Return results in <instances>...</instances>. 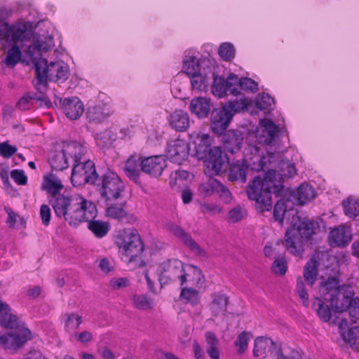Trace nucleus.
<instances>
[{
  "instance_id": "nucleus-1",
  "label": "nucleus",
  "mask_w": 359,
  "mask_h": 359,
  "mask_svg": "<svg viewBox=\"0 0 359 359\" xmlns=\"http://www.w3.org/2000/svg\"><path fill=\"white\" fill-rule=\"evenodd\" d=\"M297 174L293 163L288 160L278 162L277 170L269 169L263 177H255L246 187L248 198L255 201V208L259 212L270 211L273 206L272 194L278 195L283 188V178L292 177Z\"/></svg>"
},
{
  "instance_id": "nucleus-2",
  "label": "nucleus",
  "mask_w": 359,
  "mask_h": 359,
  "mask_svg": "<svg viewBox=\"0 0 359 359\" xmlns=\"http://www.w3.org/2000/svg\"><path fill=\"white\" fill-rule=\"evenodd\" d=\"M0 325L12 330L0 337V344L6 349L15 350L32 339L30 330L11 313L10 306L2 301H0Z\"/></svg>"
},
{
  "instance_id": "nucleus-3",
  "label": "nucleus",
  "mask_w": 359,
  "mask_h": 359,
  "mask_svg": "<svg viewBox=\"0 0 359 359\" xmlns=\"http://www.w3.org/2000/svg\"><path fill=\"white\" fill-rule=\"evenodd\" d=\"M212 140L208 134L198 135L194 140L196 156L204 161L212 174L219 175L227 170L229 156L220 147L212 146Z\"/></svg>"
},
{
  "instance_id": "nucleus-4",
  "label": "nucleus",
  "mask_w": 359,
  "mask_h": 359,
  "mask_svg": "<svg viewBox=\"0 0 359 359\" xmlns=\"http://www.w3.org/2000/svg\"><path fill=\"white\" fill-rule=\"evenodd\" d=\"M34 66L37 80L35 87L39 93L46 92L48 81L63 82L69 78L70 74L68 65L62 61L48 64L47 60L39 59L34 62Z\"/></svg>"
},
{
  "instance_id": "nucleus-5",
  "label": "nucleus",
  "mask_w": 359,
  "mask_h": 359,
  "mask_svg": "<svg viewBox=\"0 0 359 359\" xmlns=\"http://www.w3.org/2000/svg\"><path fill=\"white\" fill-rule=\"evenodd\" d=\"M314 233V222L308 218H303L288 228L285 233L284 242L287 250L296 257H302L304 243L309 241Z\"/></svg>"
},
{
  "instance_id": "nucleus-6",
  "label": "nucleus",
  "mask_w": 359,
  "mask_h": 359,
  "mask_svg": "<svg viewBox=\"0 0 359 359\" xmlns=\"http://www.w3.org/2000/svg\"><path fill=\"white\" fill-rule=\"evenodd\" d=\"M245 98L229 101L222 108L213 109L210 116V129L214 134L222 135L231 123L234 114L248 106Z\"/></svg>"
},
{
  "instance_id": "nucleus-7",
  "label": "nucleus",
  "mask_w": 359,
  "mask_h": 359,
  "mask_svg": "<svg viewBox=\"0 0 359 359\" xmlns=\"http://www.w3.org/2000/svg\"><path fill=\"white\" fill-rule=\"evenodd\" d=\"M95 185L99 187L101 197L105 201L121 200V204L125 203V185L117 173L113 170H104Z\"/></svg>"
},
{
  "instance_id": "nucleus-8",
  "label": "nucleus",
  "mask_w": 359,
  "mask_h": 359,
  "mask_svg": "<svg viewBox=\"0 0 359 359\" xmlns=\"http://www.w3.org/2000/svg\"><path fill=\"white\" fill-rule=\"evenodd\" d=\"M115 243L122 255L128 258V262L137 258L141 259L144 246L136 229H125L118 232L115 238Z\"/></svg>"
},
{
  "instance_id": "nucleus-9",
  "label": "nucleus",
  "mask_w": 359,
  "mask_h": 359,
  "mask_svg": "<svg viewBox=\"0 0 359 359\" xmlns=\"http://www.w3.org/2000/svg\"><path fill=\"white\" fill-rule=\"evenodd\" d=\"M184 269V264L177 259H169L162 262L157 269L161 287L178 279L180 280V285L183 286L188 276L182 274Z\"/></svg>"
},
{
  "instance_id": "nucleus-10",
  "label": "nucleus",
  "mask_w": 359,
  "mask_h": 359,
  "mask_svg": "<svg viewBox=\"0 0 359 359\" xmlns=\"http://www.w3.org/2000/svg\"><path fill=\"white\" fill-rule=\"evenodd\" d=\"M99 175L97 173L94 163L90 160L75 163L71 176L72 183L74 186H81L86 184H95L98 180Z\"/></svg>"
},
{
  "instance_id": "nucleus-11",
  "label": "nucleus",
  "mask_w": 359,
  "mask_h": 359,
  "mask_svg": "<svg viewBox=\"0 0 359 359\" xmlns=\"http://www.w3.org/2000/svg\"><path fill=\"white\" fill-rule=\"evenodd\" d=\"M48 203L52 206L55 215L60 218L63 217L71 226L74 217L75 203L69 195L61 194L51 198H48Z\"/></svg>"
},
{
  "instance_id": "nucleus-12",
  "label": "nucleus",
  "mask_w": 359,
  "mask_h": 359,
  "mask_svg": "<svg viewBox=\"0 0 359 359\" xmlns=\"http://www.w3.org/2000/svg\"><path fill=\"white\" fill-rule=\"evenodd\" d=\"M276 357L277 359H294L287 358L282 353L280 347H278L276 343L271 339L264 337H258L255 339L253 355L255 358L264 359L268 356V353Z\"/></svg>"
},
{
  "instance_id": "nucleus-13",
  "label": "nucleus",
  "mask_w": 359,
  "mask_h": 359,
  "mask_svg": "<svg viewBox=\"0 0 359 359\" xmlns=\"http://www.w3.org/2000/svg\"><path fill=\"white\" fill-rule=\"evenodd\" d=\"M97 214V210L95 204L83 198H81V201L75 203L74 210V217L72 225L77 226L81 223L88 222L95 219Z\"/></svg>"
},
{
  "instance_id": "nucleus-14",
  "label": "nucleus",
  "mask_w": 359,
  "mask_h": 359,
  "mask_svg": "<svg viewBox=\"0 0 359 359\" xmlns=\"http://www.w3.org/2000/svg\"><path fill=\"white\" fill-rule=\"evenodd\" d=\"M209 73L211 74V79H213L212 85V93L214 95L218 97H222L227 92L230 94L236 95L237 90L235 87L236 80V75L230 74L226 79L222 76H218L215 74L212 69H209Z\"/></svg>"
},
{
  "instance_id": "nucleus-15",
  "label": "nucleus",
  "mask_w": 359,
  "mask_h": 359,
  "mask_svg": "<svg viewBox=\"0 0 359 359\" xmlns=\"http://www.w3.org/2000/svg\"><path fill=\"white\" fill-rule=\"evenodd\" d=\"M259 126L260 130L257 135L258 142L266 145L274 144L280 135L279 126L267 118L261 119Z\"/></svg>"
},
{
  "instance_id": "nucleus-16",
  "label": "nucleus",
  "mask_w": 359,
  "mask_h": 359,
  "mask_svg": "<svg viewBox=\"0 0 359 359\" xmlns=\"http://www.w3.org/2000/svg\"><path fill=\"white\" fill-rule=\"evenodd\" d=\"M57 102L61 105L64 114L71 120L78 119L84 111L83 102L77 97H67L62 100L57 97L54 103L57 104Z\"/></svg>"
},
{
  "instance_id": "nucleus-17",
  "label": "nucleus",
  "mask_w": 359,
  "mask_h": 359,
  "mask_svg": "<svg viewBox=\"0 0 359 359\" xmlns=\"http://www.w3.org/2000/svg\"><path fill=\"white\" fill-rule=\"evenodd\" d=\"M142 172L153 177H158L163 170L167 167V163L163 156H153L144 158L140 161Z\"/></svg>"
},
{
  "instance_id": "nucleus-18",
  "label": "nucleus",
  "mask_w": 359,
  "mask_h": 359,
  "mask_svg": "<svg viewBox=\"0 0 359 359\" xmlns=\"http://www.w3.org/2000/svg\"><path fill=\"white\" fill-rule=\"evenodd\" d=\"M105 202L107 206L106 213L109 217L118 219L123 223L133 224L136 221V217L133 215L128 214L124 208L126 205V200L124 204H121V200Z\"/></svg>"
},
{
  "instance_id": "nucleus-19",
  "label": "nucleus",
  "mask_w": 359,
  "mask_h": 359,
  "mask_svg": "<svg viewBox=\"0 0 359 359\" xmlns=\"http://www.w3.org/2000/svg\"><path fill=\"white\" fill-rule=\"evenodd\" d=\"M189 151V144L186 141L180 139L172 141L166 149L168 158L174 163L179 165L187 159Z\"/></svg>"
},
{
  "instance_id": "nucleus-20",
  "label": "nucleus",
  "mask_w": 359,
  "mask_h": 359,
  "mask_svg": "<svg viewBox=\"0 0 359 359\" xmlns=\"http://www.w3.org/2000/svg\"><path fill=\"white\" fill-rule=\"evenodd\" d=\"M353 298V292L351 290L350 287L346 285H342L338 292L328 299L327 302H331V306L335 312L341 313L347 310Z\"/></svg>"
},
{
  "instance_id": "nucleus-21",
  "label": "nucleus",
  "mask_w": 359,
  "mask_h": 359,
  "mask_svg": "<svg viewBox=\"0 0 359 359\" xmlns=\"http://www.w3.org/2000/svg\"><path fill=\"white\" fill-rule=\"evenodd\" d=\"M249 166L246 159L237 160L231 163L229 161L228 180L231 182L245 183L247 180L246 175Z\"/></svg>"
},
{
  "instance_id": "nucleus-22",
  "label": "nucleus",
  "mask_w": 359,
  "mask_h": 359,
  "mask_svg": "<svg viewBox=\"0 0 359 359\" xmlns=\"http://www.w3.org/2000/svg\"><path fill=\"white\" fill-rule=\"evenodd\" d=\"M243 140V134L238 130H226L223 133L224 147L231 154L236 153L241 149Z\"/></svg>"
},
{
  "instance_id": "nucleus-23",
  "label": "nucleus",
  "mask_w": 359,
  "mask_h": 359,
  "mask_svg": "<svg viewBox=\"0 0 359 359\" xmlns=\"http://www.w3.org/2000/svg\"><path fill=\"white\" fill-rule=\"evenodd\" d=\"M113 113L110 107L105 104L89 107L86 115L90 123H100Z\"/></svg>"
},
{
  "instance_id": "nucleus-24",
  "label": "nucleus",
  "mask_w": 359,
  "mask_h": 359,
  "mask_svg": "<svg viewBox=\"0 0 359 359\" xmlns=\"http://www.w3.org/2000/svg\"><path fill=\"white\" fill-rule=\"evenodd\" d=\"M211 107L210 99L198 97L191 100L189 109L198 118H204L208 116Z\"/></svg>"
},
{
  "instance_id": "nucleus-25",
  "label": "nucleus",
  "mask_w": 359,
  "mask_h": 359,
  "mask_svg": "<svg viewBox=\"0 0 359 359\" xmlns=\"http://www.w3.org/2000/svg\"><path fill=\"white\" fill-rule=\"evenodd\" d=\"M171 232L180 238L186 245L195 252L198 255H204L205 253L201 246L187 233L182 228L177 225L170 226Z\"/></svg>"
},
{
  "instance_id": "nucleus-26",
  "label": "nucleus",
  "mask_w": 359,
  "mask_h": 359,
  "mask_svg": "<svg viewBox=\"0 0 359 359\" xmlns=\"http://www.w3.org/2000/svg\"><path fill=\"white\" fill-rule=\"evenodd\" d=\"M169 123L176 131L184 132L190 125L189 114L182 109H175L170 115Z\"/></svg>"
},
{
  "instance_id": "nucleus-27",
  "label": "nucleus",
  "mask_w": 359,
  "mask_h": 359,
  "mask_svg": "<svg viewBox=\"0 0 359 359\" xmlns=\"http://www.w3.org/2000/svg\"><path fill=\"white\" fill-rule=\"evenodd\" d=\"M341 286L337 277H328L326 280L321 282L319 291L323 299L327 301L338 292Z\"/></svg>"
},
{
  "instance_id": "nucleus-28",
  "label": "nucleus",
  "mask_w": 359,
  "mask_h": 359,
  "mask_svg": "<svg viewBox=\"0 0 359 359\" xmlns=\"http://www.w3.org/2000/svg\"><path fill=\"white\" fill-rule=\"evenodd\" d=\"M63 188L61 180L56 175L51 174L44 176L41 189L48 193V198L61 194L60 191Z\"/></svg>"
},
{
  "instance_id": "nucleus-29",
  "label": "nucleus",
  "mask_w": 359,
  "mask_h": 359,
  "mask_svg": "<svg viewBox=\"0 0 359 359\" xmlns=\"http://www.w3.org/2000/svg\"><path fill=\"white\" fill-rule=\"evenodd\" d=\"M187 269L184 268L182 274H187V278L184 281L185 284H189L192 287H198L202 285L204 276L200 268L194 265H187Z\"/></svg>"
},
{
  "instance_id": "nucleus-30",
  "label": "nucleus",
  "mask_w": 359,
  "mask_h": 359,
  "mask_svg": "<svg viewBox=\"0 0 359 359\" xmlns=\"http://www.w3.org/2000/svg\"><path fill=\"white\" fill-rule=\"evenodd\" d=\"M65 151L73 158L74 165L77 163L83 162L87 153V147L85 144L78 142H71L65 145Z\"/></svg>"
},
{
  "instance_id": "nucleus-31",
  "label": "nucleus",
  "mask_w": 359,
  "mask_h": 359,
  "mask_svg": "<svg viewBox=\"0 0 359 359\" xmlns=\"http://www.w3.org/2000/svg\"><path fill=\"white\" fill-rule=\"evenodd\" d=\"M209 69H211V68H203L201 72L191 77V84L194 89L199 91H206L211 80Z\"/></svg>"
},
{
  "instance_id": "nucleus-32",
  "label": "nucleus",
  "mask_w": 359,
  "mask_h": 359,
  "mask_svg": "<svg viewBox=\"0 0 359 359\" xmlns=\"http://www.w3.org/2000/svg\"><path fill=\"white\" fill-rule=\"evenodd\" d=\"M140 158L132 156L125 163V173L132 180L137 182L141 170Z\"/></svg>"
},
{
  "instance_id": "nucleus-33",
  "label": "nucleus",
  "mask_w": 359,
  "mask_h": 359,
  "mask_svg": "<svg viewBox=\"0 0 359 359\" xmlns=\"http://www.w3.org/2000/svg\"><path fill=\"white\" fill-rule=\"evenodd\" d=\"M294 198L300 205H304L315 197L313 187L308 184H302L293 191Z\"/></svg>"
},
{
  "instance_id": "nucleus-34",
  "label": "nucleus",
  "mask_w": 359,
  "mask_h": 359,
  "mask_svg": "<svg viewBox=\"0 0 359 359\" xmlns=\"http://www.w3.org/2000/svg\"><path fill=\"white\" fill-rule=\"evenodd\" d=\"M206 353L211 359H220L219 342L215 334L208 331L205 334Z\"/></svg>"
},
{
  "instance_id": "nucleus-35",
  "label": "nucleus",
  "mask_w": 359,
  "mask_h": 359,
  "mask_svg": "<svg viewBox=\"0 0 359 359\" xmlns=\"http://www.w3.org/2000/svg\"><path fill=\"white\" fill-rule=\"evenodd\" d=\"M229 299L226 294H215L212 297V300L210 304V308L214 316L225 315Z\"/></svg>"
},
{
  "instance_id": "nucleus-36",
  "label": "nucleus",
  "mask_w": 359,
  "mask_h": 359,
  "mask_svg": "<svg viewBox=\"0 0 359 359\" xmlns=\"http://www.w3.org/2000/svg\"><path fill=\"white\" fill-rule=\"evenodd\" d=\"M319 266V261L312 257L307 262L304 266V278L306 283L311 286H312L316 280Z\"/></svg>"
},
{
  "instance_id": "nucleus-37",
  "label": "nucleus",
  "mask_w": 359,
  "mask_h": 359,
  "mask_svg": "<svg viewBox=\"0 0 359 359\" xmlns=\"http://www.w3.org/2000/svg\"><path fill=\"white\" fill-rule=\"evenodd\" d=\"M67 152L65 151V145L61 151H56L50 159L53 169L62 170L69 166Z\"/></svg>"
},
{
  "instance_id": "nucleus-38",
  "label": "nucleus",
  "mask_w": 359,
  "mask_h": 359,
  "mask_svg": "<svg viewBox=\"0 0 359 359\" xmlns=\"http://www.w3.org/2000/svg\"><path fill=\"white\" fill-rule=\"evenodd\" d=\"M88 228L97 238L104 237L110 230V224L107 222L95 220L94 219L88 222Z\"/></svg>"
},
{
  "instance_id": "nucleus-39",
  "label": "nucleus",
  "mask_w": 359,
  "mask_h": 359,
  "mask_svg": "<svg viewBox=\"0 0 359 359\" xmlns=\"http://www.w3.org/2000/svg\"><path fill=\"white\" fill-rule=\"evenodd\" d=\"M312 306L321 320L323 322H329L330 320L332 318L331 309L321 299L316 297L312 303Z\"/></svg>"
},
{
  "instance_id": "nucleus-40",
  "label": "nucleus",
  "mask_w": 359,
  "mask_h": 359,
  "mask_svg": "<svg viewBox=\"0 0 359 359\" xmlns=\"http://www.w3.org/2000/svg\"><path fill=\"white\" fill-rule=\"evenodd\" d=\"M202 71L200 62L196 57H189L187 59L184 60L182 72L190 78Z\"/></svg>"
},
{
  "instance_id": "nucleus-41",
  "label": "nucleus",
  "mask_w": 359,
  "mask_h": 359,
  "mask_svg": "<svg viewBox=\"0 0 359 359\" xmlns=\"http://www.w3.org/2000/svg\"><path fill=\"white\" fill-rule=\"evenodd\" d=\"M235 87L237 90L236 95L240 94V90L255 93L258 90V84L254 80L248 77L238 78L236 75Z\"/></svg>"
},
{
  "instance_id": "nucleus-42",
  "label": "nucleus",
  "mask_w": 359,
  "mask_h": 359,
  "mask_svg": "<svg viewBox=\"0 0 359 359\" xmlns=\"http://www.w3.org/2000/svg\"><path fill=\"white\" fill-rule=\"evenodd\" d=\"M65 329L67 332L74 331L80 327L83 323L82 316L76 313H67L63 317Z\"/></svg>"
},
{
  "instance_id": "nucleus-43",
  "label": "nucleus",
  "mask_w": 359,
  "mask_h": 359,
  "mask_svg": "<svg viewBox=\"0 0 359 359\" xmlns=\"http://www.w3.org/2000/svg\"><path fill=\"white\" fill-rule=\"evenodd\" d=\"M180 298L184 300V303H189L193 306H196L200 302L198 291L191 287L182 286Z\"/></svg>"
},
{
  "instance_id": "nucleus-44",
  "label": "nucleus",
  "mask_w": 359,
  "mask_h": 359,
  "mask_svg": "<svg viewBox=\"0 0 359 359\" xmlns=\"http://www.w3.org/2000/svg\"><path fill=\"white\" fill-rule=\"evenodd\" d=\"M330 238L332 243L339 246H345L351 240V236L348 235L344 229L336 228L330 233Z\"/></svg>"
},
{
  "instance_id": "nucleus-45",
  "label": "nucleus",
  "mask_w": 359,
  "mask_h": 359,
  "mask_svg": "<svg viewBox=\"0 0 359 359\" xmlns=\"http://www.w3.org/2000/svg\"><path fill=\"white\" fill-rule=\"evenodd\" d=\"M255 105L258 109L269 112L273 110L275 102L269 94L262 93L257 96Z\"/></svg>"
},
{
  "instance_id": "nucleus-46",
  "label": "nucleus",
  "mask_w": 359,
  "mask_h": 359,
  "mask_svg": "<svg viewBox=\"0 0 359 359\" xmlns=\"http://www.w3.org/2000/svg\"><path fill=\"white\" fill-rule=\"evenodd\" d=\"M344 214L350 218L359 215V199L348 198L342 203Z\"/></svg>"
},
{
  "instance_id": "nucleus-47",
  "label": "nucleus",
  "mask_w": 359,
  "mask_h": 359,
  "mask_svg": "<svg viewBox=\"0 0 359 359\" xmlns=\"http://www.w3.org/2000/svg\"><path fill=\"white\" fill-rule=\"evenodd\" d=\"M342 337L353 349L359 351V326L349 328L346 333L342 334Z\"/></svg>"
},
{
  "instance_id": "nucleus-48",
  "label": "nucleus",
  "mask_w": 359,
  "mask_h": 359,
  "mask_svg": "<svg viewBox=\"0 0 359 359\" xmlns=\"http://www.w3.org/2000/svg\"><path fill=\"white\" fill-rule=\"evenodd\" d=\"M95 140L99 147H104L116 140V135L111 130H104L96 134Z\"/></svg>"
},
{
  "instance_id": "nucleus-49",
  "label": "nucleus",
  "mask_w": 359,
  "mask_h": 359,
  "mask_svg": "<svg viewBox=\"0 0 359 359\" xmlns=\"http://www.w3.org/2000/svg\"><path fill=\"white\" fill-rule=\"evenodd\" d=\"M218 180L210 179L208 181L201 183L198 189L199 194L203 197H209L216 192V187Z\"/></svg>"
},
{
  "instance_id": "nucleus-50",
  "label": "nucleus",
  "mask_w": 359,
  "mask_h": 359,
  "mask_svg": "<svg viewBox=\"0 0 359 359\" xmlns=\"http://www.w3.org/2000/svg\"><path fill=\"white\" fill-rule=\"evenodd\" d=\"M22 53L18 46H13L8 50L5 63L8 67H14L20 60Z\"/></svg>"
},
{
  "instance_id": "nucleus-51",
  "label": "nucleus",
  "mask_w": 359,
  "mask_h": 359,
  "mask_svg": "<svg viewBox=\"0 0 359 359\" xmlns=\"http://www.w3.org/2000/svg\"><path fill=\"white\" fill-rule=\"evenodd\" d=\"M135 306L140 310H148L153 307L152 299L145 294H138L133 297Z\"/></svg>"
},
{
  "instance_id": "nucleus-52",
  "label": "nucleus",
  "mask_w": 359,
  "mask_h": 359,
  "mask_svg": "<svg viewBox=\"0 0 359 359\" xmlns=\"http://www.w3.org/2000/svg\"><path fill=\"white\" fill-rule=\"evenodd\" d=\"M286 210L287 205L285 202L282 199L278 201L274 205L273 211V218L274 221L283 224Z\"/></svg>"
},
{
  "instance_id": "nucleus-53",
  "label": "nucleus",
  "mask_w": 359,
  "mask_h": 359,
  "mask_svg": "<svg viewBox=\"0 0 359 359\" xmlns=\"http://www.w3.org/2000/svg\"><path fill=\"white\" fill-rule=\"evenodd\" d=\"M219 55L225 61H231L235 57L234 46L231 43H223L218 50Z\"/></svg>"
},
{
  "instance_id": "nucleus-54",
  "label": "nucleus",
  "mask_w": 359,
  "mask_h": 359,
  "mask_svg": "<svg viewBox=\"0 0 359 359\" xmlns=\"http://www.w3.org/2000/svg\"><path fill=\"white\" fill-rule=\"evenodd\" d=\"M351 320L357 323L359 322V297H355L351 301V304L347 308Z\"/></svg>"
},
{
  "instance_id": "nucleus-55",
  "label": "nucleus",
  "mask_w": 359,
  "mask_h": 359,
  "mask_svg": "<svg viewBox=\"0 0 359 359\" xmlns=\"http://www.w3.org/2000/svg\"><path fill=\"white\" fill-rule=\"evenodd\" d=\"M34 98H36V93H28L19 100L17 102V107L23 111L29 109L32 105V100H34Z\"/></svg>"
},
{
  "instance_id": "nucleus-56",
  "label": "nucleus",
  "mask_w": 359,
  "mask_h": 359,
  "mask_svg": "<svg viewBox=\"0 0 359 359\" xmlns=\"http://www.w3.org/2000/svg\"><path fill=\"white\" fill-rule=\"evenodd\" d=\"M296 292L302 300L304 305L308 307L309 305V294L305 289L304 283L301 277L297 280Z\"/></svg>"
},
{
  "instance_id": "nucleus-57",
  "label": "nucleus",
  "mask_w": 359,
  "mask_h": 359,
  "mask_svg": "<svg viewBox=\"0 0 359 359\" xmlns=\"http://www.w3.org/2000/svg\"><path fill=\"white\" fill-rule=\"evenodd\" d=\"M271 269L276 274L280 276L285 275L287 269V261L285 257L276 259L272 264Z\"/></svg>"
},
{
  "instance_id": "nucleus-58",
  "label": "nucleus",
  "mask_w": 359,
  "mask_h": 359,
  "mask_svg": "<svg viewBox=\"0 0 359 359\" xmlns=\"http://www.w3.org/2000/svg\"><path fill=\"white\" fill-rule=\"evenodd\" d=\"M220 199L226 203H230L232 199V195L230 191L226 187L224 184H222L220 182L218 181L217 186L216 187V192Z\"/></svg>"
},
{
  "instance_id": "nucleus-59",
  "label": "nucleus",
  "mask_w": 359,
  "mask_h": 359,
  "mask_svg": "<svg viewBox=\"0 0 359 359\" xmlns=\"http://www.w3.org/2000/svg\"><path fill=\"white\" fill-rule=\"evenodd\" d=\"M248 332L246 331L242 332L238 336L237 339L235 341V346L238 347V353H243L248 345L249 339L248 337Z\"/></svg>"
},
{
  "instance_id": "nucleus-60",
  "label": "nucleus",
  "mask_w": 359,
  "mask_h": 359,
  "mask_svg": "<svg viewBox=\"0 0 359 359\" xmlns=\"http://www.w3.org/2000/svg\"><path fill=\"white\" fill-rule=\"evenodd\" d=\"M273 158V154L272 152L268 153V155L266 156H257V165H255L254 163L252 167V170H255L257 171L264 170V168H268L266 166V159L269 163H271V160Z\"/></svg>"
},
{
  "instance_id": "nucleus-61",
  "label": "nucleus",
  "mask_w": 359,
  "mask_h": 359,
  "mask_svg": "<svg viewBox=\"0 0 359 359\" xmlns=\"http://www.w3.org/2000/svg\"><path fill=\"white\" fill-rule=\"evenodd\" d=\"M17 151L18 148L15 145H11L6 142L0 143V155L5 158H11Z\"/></svg>"
},
{
  "instance_id": "nucleus-62",
  "label": "nucleus",
  "mask_w": 359,
  "mask_h": 359,
  "mask_svg": "<svg viewBox=\"0 0 359 359\" xmlns=\"http://www.w3.org/2000/svg\"><path fill=\"white\" fill-rule=\"evenodd\" d=\"M11 177L19 185H25L27 183V177L22 170H13Z\"/></svg>"
},
{
  "instance_id": "nucleus-63",
  "label": "nucleus",
  "mask_w": 359,
  "mask_h": 359,
  "mask_svg": "<svg viewBox=\"0 0 359 359\" xmlns=\"http://www.w3.org/2000/svg\"><path fill=\"white\" fill-rule=\"evenodd\" d=\"M40 217L41 218L42 224L46 226H48L51 218V211L49 205L43 204L41 206Z\"/></svg>"
},
{
  "instance_id": "nucleus-64",
  "label": "nucleus",
  "mask_w": 359,
  "mask_h": 359,
  "mask_svg": "<svg viewBox=\"0 0 359 359\" xmlns=\"http://www.w3.org/2000/svg\"><path fill=\"white\" fill-rule=\"evenodd\" d=\"M189 176V172L186 170H180L175 172V180L172 182V180L170 182V186L173 187V185H178V187H181L184 185V181L186 180Z\"/></svg>"
}]
</instances>
